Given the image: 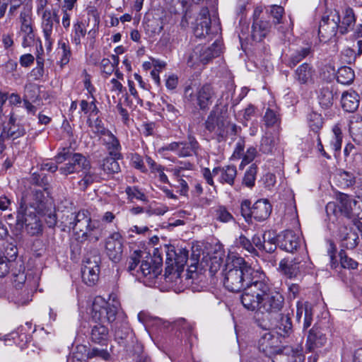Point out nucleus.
I'll use <instances>...</instances> for the list:
<instances>
[{
	"instance_id": "nucleus-21",
	"label": "nucleus",
	"mask_w": 362,
	"mask_h": 362,
	"mask_svg": "<svg viewBox=\"0 0 362 362\" xmlns=\"http://www.w3.org/2000/svg\"><path fill=\"white\" fill-rule=\"evenodd\" d=\"M188 250L185 248L170 249L167 252L168 264H175L177 270L183 269L188 259Z\"/></svg>"
},
{
	"instance_id": "nucleus-37",
	"label": "nucleus",
	"mask_w": 362,
	"mask_h": 362,
	"mask_svg": "<svg viewBox=\"0 0 362 362\" xmlns=\"http://www.w3.org/2000/svg\"><path fill=\"white\" fill-rule=\"evenodd\" d=\"M339 237L342 242V246L347 249H353L358 244L357 234L346 228H343V231L341 230Z\"/></svg>"
},
{
	"instance_id": "nucleus-5",
	"label": "nucleus",
	"mask_w": 362,
	"mask_h": 362,
	"mask_svg": "<svg viewBox=\"0 0 362 362\" xmlns=\"http://www.w3.org/2000/svg\"><path fill=\"white\" fill-rule=\"evenodd\" d=\"M241 215L248 223L252 222V218L257 221L266 220L272 212V206L266 199H259L252 206L248 199L243 200L240 204Z\"/></svg>"
},
{
	"instance_id": "nucleus-4",
	"label": "nucleus",
	"mask_w": 362,
	"mask_h": 362,
	"mask_svg": "<svg viewBox=\"0 0 362 362\" xmlns=\"http://www.w3.org/2000/svg\"><path fill=\"white\" fill-rule=\"evenodd\" d=\"M57 163L68 161L59 170L63 175L67 176L72 173H80L83 170H86L90 160L83 154L73 153L69 148H63L55 156Z\"/></svg>"
},
{
	"instance_id": "nucleus-8",
	"label": "nucleus",
	"mask_w": 362,
	"mask_h": 362,
	"mask_svg": "<svg viewBox=\"0 0 362 362\" xmlns=\"http://www.w3.org/2000/svg\"><path fill=\"white\" fill-rule=\"evenodd\" d=\"M214 91L209 84H204L194 93L192 88L188 86L185 90V98L188 102L197 105L201 110L208 109L213 102Z\"/></svg>"
},
{
	"instance_id": "nucleus-2",
	"label": "nucleus",
	"mask_w": 362,
	"mask_h": 362,
	"mask_svg": "<svg viewBox=\"0 0 362 362\" xmlns=\"http://www.w3.org/2000/svg\"><path fill=\"white\" fill-rule=\"evenodd\" d=\"M204 126L218 142L226 141L228 136H236L241 130L240 127L229 120L226 111L218 106H215L210 112Z\"/></svg>"
},
{
	"instance_id": "nucleus-57",
	"label": "nucleus",
	"mask_w": 362,
	"mask_h": 362,
	"mask_svg": "<svg viewBox=\"0 0 362 362\" xmlns=\"http://www.w3.org/2000/svg\"><path fill=\"white\" fill-rule=\"evenodd\" d=\"M137 317H138L139 321L143 324H145V323L151 321V320H153L156 322V324L162 325L164 327H168L170 325V322H165L163 320L158 318V317L153 318L148 313L143 312V311L140 312L138 314Z\"/></svg>"
},
{
	"instance_id": "nucleus-10",
	"label": "nucleus",
	"mask_w": 362,
	"mask_h": 362,
	"mask_svg": "<svg viewBox=\"0 0 362 362\" xmlns=\"http://www.w3.org/2000/svg\"><path fill=\"white\" fill-rule=\"evenodd\" d=\"M85 264L82 269V279L84 283L89 286H93L99 279V262L100 257L95 255L93 260L90 258H86Z\"/></svg>"
},
{
	"instance_id": "nucleus-30",
	"label": "nucleus",
	"mask_w": 362,
	"mask_h": 362,
	"mask_svg": "<svg viewBox=\"0 0 362 362\" xmlns=\"http://www.w3.org/2000/svg\"><path fill=\"white\" fill-rule=\"evenodd\" d=\"M338 210L341 215L351 217L354 213V206L358 202L351 199L346 194L340 193L337 197Z\"/></svg>"
},
{
	"instance_id": "nucleus-51",
	"label": "nucleus",
	"mask_w": 362,
	"mask_h": 362,
	"mask_svg": "<svg viewBox=\"0 0 362 362\" xmlns=\"http://www.w3.org/2000/svg\"><path fill=\"white\" fill-rule=\"evenodd\" d=\"M144 252L141 250H135L130 256L128 262V271L133 275L137 276L136 267L141 261Z\"/></svg>"
},
{
	"instance_id": "nucleus-55",
	"label": "nucleus",
	"mask_w": 362,
	"mask_h": 362,
	"mask_svg": "<svg viewBox=\"0 0 362 362\" xmlns=\"http://www.w3.org/2000/svg\"><path fill=\"white\" fill-rule=\"evenodd\" d=\"M173 326L176 327L181 333H184L187 337H189L193 334V326L191 323L186 321L184 318L177 320Z\"/></svg>"
},
{
	"instance_id": "nucleus-31",
	"label": "nucleus",
	"mask_w": 362,
	"mask_h": 362,
	"mask_svg": "<svg viewBox=\"0 0 362 362\" xmlns=\"http://www.w3.org/2000/svg\"><path fill=\"white\" fill-rule=\"evenodd\" d=\"M270 24L269 21L254 20L252 26V37L256 41H261L269 32Z\"/></svg>"
},
{
	"instance_id": "nucleus-33",
	"label": "nucleus",
	"mask_w": 362,
	"mask_h": 362,
	"mask_svg": "<svg viewBox=\"0 0 362 362\" xmlns=\"http://www.w3.org/2000/svg\"><path fill=\"white\" fill-rule=\"evenodd\" d=\"M341 103L345 111L353 112L358 107L359 96L354 91L344 93L341 98Z\"/></svg>"
},
{
	"instance_id": "nucleus-19",
	"label": "nucleus",
	"mask_w": 362,
	"mask_h": 362,
	"mask_svg": "<svg viewBox=\"0 0 362 362\" xmlns=\"http://www.w3.org/2000/svg\"><path fill=\"white\" fill-rule=\"evenodd\" d=\"M214 175L221 184L233 186L237 176V168L234 165L216 167L214 168Z\"/></svg>"
},
{
	"instance_id": "nucleus-22",
	"label": "nucleus",
	"mask_w": 362,
	"mask_h": 362,
	"mask_svg": "<svg viewBox=\"0 0 362 362\" xmlns=\"http://www.w3.org/2000/svg\"><path fill=\"white\" fill-rule=\"evenodd\" d=\"M279 269L288 278L296 277L300 272V261L298 258H284L279 262Z\"/></svg>"
},
{
	"instance_id": "nucleus-24",
	"label": "nucleus",
	"mask_w": 362,
	"mask_h": 362,
	"mask_svg": "<svg viewBox=\"0 0 362 362\" xmlns=\"http://www.w3.org/2000/svg\"><path fill=\"white\" fill-rule=\"evenodd\" d=\"M303 320V329L310 327L313 320V310L308 303H298L296 310V320L300 323Z\"/></svg>"
},
{
	"instance_id": "nucleus-27",
	"label": "nucleus",
	"mask_w": 362,
	"mask_h": 362,
	"mask_svg": "<svg viewBox=\"0 0 362 362\" xmlns=\"http://www.w3.org/2000/svg\"><path fill=\"white\" fill-rule=\"evenodd\" d=\"M315 70L308 63L300 64L294 71V79L300 84H308L313 81Z\"/></svg>"
},
{
	"instance_id": "nucleus-20",
	"label": "nucleus",
	"mask_w": 362,
	"mask_h": 362,
	"mask_svg": "<svg viewBox=\"0 0 362 362\" xmlns=\"http://www.w3.org/2000/svg\"><path fill=\"white\" fill-rule=\"evenodd\" d=\"M101 135L104 136L103 143L110 156L122 158L121 145L117 138L105 127H101Z\"/></svg>"
},
{
	"instance_id": "nucleus-62",
	"label": "nucleus",
	"mask_w": 362,
	"mask_h": 362,
	"mask_svg": "<svg viewBox=\"0 0 362 362\" xmlns=\"http://www.w3.org/2000/svg\"><path fill=\"white\" fill-rule=\"evenodd\" d=\"M264 119L265 122V124L267 127H272L274 126L279 122V118L274 110L271 109H267L265 112Z\"/></svg>"
},
{
	"instance_id": "nucleus-50",
	"label": "nucleus",
	"mask_w": 362,
	"mask_h": 362,
	"mask_svg": "<svg viewBox=\"0 0 362 362\" xmlns=\"http://www.w3.org/2000/svg\"><path fill=\"white\" fill-rule=\"evenodd\" d=\"M332 132L334 136L330 141V146L335 152H339L343 138L341 128L338 125H335L332 129Z\"/></svg>"
},
{
	"instance_id": "nucleus-16",
	"label": "nucleus",
	"mask_w": 362,
	"mask_h": 362,
	"mask_svg": "<svg viewBox=\"0 0 362 362\" xmlns=\"http://www.w3.org/2000/svg\"><path fill=\"white\" fill-rule=\"evenodd\" d=\"M300 235L294 231L286 230L277 237V243L280 249L288 252H293L300 246Z\"/></svg>"
},
{
	"instance_id": "nucleus-43",
	"label": "nucleus",
	"mask_w": 362,
	"mask_h": 362,
	"mask_svg": "<svg viewBox=\"0 0 362 362\" xmlns=\"http://www.w3.org/2000/svg\"><path fill=\"white\" fill-rule=\"evenodd\" d=\"M310 53V47H302L292 53L288 59V66L293 67Z\"/></svg>"
},
{
	"instance_id": "nucleus-56",
	"label": "nucleus",
	"mask_w": 362,
	"mask_h": 362,
	"mask_svg": "<svg viewBox=\"0 0 362 362\" xmlns=\"http://www.w3.org/2000/svg\"><path fill=\"white\" fill-rule=\"evenodd\" d=\"M125 192L131 199H136L144 202L148 201L146 196L137 187H127Z\"/></svg>"
},
{
	"instance_id": "nucleus-29",
	"label": "nucleus",
	"mask_w": 362,
	"mask_h": 362,
	"mask_svg": "<svg viewBox=\"0 0 362 362\" xmlns=\"http://www.w3.org/2000/svg\"><path fill=\"white\" fill-rule=\"evenodd\" d=\"M178 156L185 158L197 154L199 145L197 139L192 135H188L187 141L179 142Z\"/></svg>"
},
{
	"instance_id": "nucleus-15",
	"label": "nucleus",
	"mask_w": 362,
	"mask_h": 362,
	"mask_svg": "<svg viewBox=\"0 0 362 362\" xmlns=\"http://www.w3.org/2000/svg\"><path fill=\"white\" fill-rule=\"evenodd\" d=\"M40 187H34L31 189L30 193L25 194L21 200V208L25 207V211H27V208L29 206L33 209L35 211H40L42 210V205L45 199L44 192L42 190Z\"/></svg>"
},
{
	"instance_id": "nucleus-28",
	"label": "nucleus",
	"mask_w": 362,
	"mask_h": 362,
	"mask_svg": "<svg viewBox=\"0 0 362 362\" xmlns=\"http://www.w3.org/2000/svg\"><path fill=\"white\" fill-rule=\"evenodd\" d=\"M109 329L101 323L92 327L90 339L93 343L106 345L109 340Z\"/></svg>"
},
{
	"instance_id": "nucleus-7",
	"label": "nucleus",
	"mask_w": 362,
	"mask_h": 362,
	"mask_svg": "<svg viewBox=\"0 0 362 362\" xmlns=\"http://www.w3.org/2000/svg\"><path fill=\"white\" fill-rule=\"evenodd\" d=\"M221 52V43L216 40L210 47L197 45L189 54L187 64L193 66L199 63L206 64L211 59L219 56Z\"/></svg>"
},
{
	"instance_id": "nucleus-25",
	"label": "nucleus",
	"mask_w": 362,
	"mask_h": 362,
	"mask_svg": "<svg viewBox=\"0 0 362 362\" xmlns=\"http://www.w3.org/2000/svg\"><path fill=\"white\" fill-rule=\"evenodd\" d=\"M22 221L26 231L31 235H35L41 233L42 224L36 216L35 211L27 212V211H25V214L22 216Z\"/></svg>"
},
{
	"instance_id": "nucleus-58",
	"label": "nucleus",
	"mask_w": 362,
	"mask_h": 362,
	"mask_svg": "<svg viewBox=\"0 0 362 362\" xmlns=\"http://www.w3.org/2000/svg\"><path fill=\"white\" fill-rule=\"evenodd\" d=\"M340 264L344 268L354 269L358 267V262L353 259L349 257L344 251L341 250L339 253Z\"/></svg>"
},
{
	"instance_id": "nucleus-60",
	"label": "nucleus",
	"mask_w": 362,
	"mask_h": 362,
	"mask_svg": "<svg viewBox=\"0 0 362 362\" xmlns=\"http://www.w3.org/2000/svg\"><path fill=\"white\" fill-rule=\"evenodd\" d=\"M95 102V98H93V100L90 103L85 100H81L80 103L81 111L83 112L85 114H87L88 112H90L92 114L96 115L98 113L99 110Z\"/></svg>"
},
{
	"instance_id": "nucleus-63",
	"label": "nucleus",
	"mask_w": 362,
	"mask_h": 362,
	"mask_svg": "<svg viewBox=\"0 0 362 362\" xmlns=\"http://www.w3.org/2000/svg\"><path fill=\"white\" fill-rule=\"evenodd\" d=\"M179 142H172L158 148V152L163 155H166L168 151H173L178 156Z\"/></svg>"
},
{
	"instance_id": "nucleus-35",
	"label": "nucleus",
	"mask_w": 362,
	"mask_h": 362,
	"mask_svg": "<svg viewBox=\"0 0 362 362\" xmlns=\"http://www.w3.org/2000/svg\"><path fill=\"white\" fill-rule=\"evenodd\" d=\"M337 98V93L328 86L322 87L318 95L319 103L325 109L330 107Z\"/></svg>"
},
{
	"instance_id": "nucleus-61",
	"label": "nucleus",
	"mask_w": 362,
	"mask_h": 362,
	"mask_svg": "<svg viewBox=\"0 0 362 362\" xmlns=\"http://www.w3.org/2000/svg\"><path fill=\"white\" fill-rule=\"evenodd\" d=\"M284 13V9L282 6L274 5L270 8V14L273 18V22L274 24L281 23V19Z\"/></svg>"
},
{
	"instance_id": "nucleus-1",
	"label": "nucleus",
	"mask_w": 362,
	"mask_h": 362,
	"mask_svg": "<svg viewBox=\"0 0 362 362\" xmlns=\"http://www.w3.org/2000/svg\"><path fill=\"white\" fill-rule=\"evenodd\" d=\"M225 288L231 292L243 291V305L262 314H277L283 308L284 298L273 288L266 274L255 269L241 257H229L222 271Z\"/></svg>"
},
{
	"instance_id": "nucleus-32",
	"label": "nucleus",
	"mask_w": 362,
	"mask_h": 362,
	"mask_svg": "<svg viewBox=\"0 0 362 362\" xmlns=\"http://www.w3.org/2000/svg\"><path fill=\"white\" fill-rule=\"evenodd\" d=\"M349 132L353 141L362 145V117L354 115L349 122Z\"/></svg>"
},
{
	"instance_id": "nucleus-39",
	"label": "nucleus",
	"mask_w": 362,
	"mask_h": 362,
	"mask_svg": "<svg viewBox=\"0 0 362 362\" xmlns=\"http://www.w3.org/2000/svg\"><path fill=\"white\" fill-rule=\"evenodd\" d=\"M274 329L277 335L285 337L288 335L292 329V322L288 315H282L275 325Z\"/></svg>"
},
{
	"instance_id": "nucleus-23",
	"label": "nucleus",
	"mask_w": 362,
	"mask_h": 362,
	"mask_svg": "<svg viewBox=\"0 0 362 362\" xmlns=\"http://www.w3.org/2000/svg\"><path fill=\"white\" fill-rule=\"evenodd\" d=\"M279 136L278 134L267 132L260 141L259 151L265 154H272L276 152L279 145Z\"/></svg>"
},
{
	"instance_id": "nucleus-38",
	"label": "nucleus",
	"mask_w": 362,
	"mask_h": 362,
	"mask_svg": "<svg viewBox=\"0 0 362 362\" xmlns=\"http://www.w3.org/2000/svg\"><path fill=\"white\" fill-rule=\"evenodd\" d=\"M80 173L82 178L79 181L78 184L83 190H85L90 185L97 181L98 178V175L95 173L90 163L86 170H83Z\"/></svg>"
},
{
	"instance_id": "nucleus-18",
	"label": "nucleus",
	"mask_w": 362,
	"mask_h": 362,
	"mask_svg": "<svg viewBox=\"0 0 362 362\" xmlns=\"http://www.w3.org/2000/svg\"><path fill=\"white\" fill-rule=\"evenodd\" d=\"M326 334L323 329L316 325L313 326L308 332L306 341V349L309 351L320 348L327 343Z\"/></svg>"
},
{
	"instance_id": "nucleus-59",
	"label": "nucleus",
	"mask_w": 362,
	"mask_h": 362,
	"mask_svg": "<svg viewBox=\"0 0 362 362\" xmlns=\"http://www.w3.org/2000/svg\"><path fill=\"white\" fill-rule=\"evenodd\" d=\"M236 244L251 254L256 252L255 247L252 245V241L247 238L244 235H240L239 236L236 240Z\"/></svg>"
},
{
	"instance_id": "nucleus-41",
	"label": "nucleus",
	"mask_w": 362,
	"mask_h": 362,
	"mask_svg": "<svg viewBox=\"0 0 362 362\" xmlns=\"http://www.w3.org/2000/svg\"><path fill=\"white\" fill-rule=\"evenodd\" d=\"M20 34L23 35L22 46L23 47H30L35 41V34L33 25H21Z\"/></svg>"
},
{
	"instance_id": "nucleus-45",
	"label": "nucleus",
	"mask_w": 362,
	"mask_h": 362,
	"mask_svg": "<svg viewBox=\"0 0 362 362\" xmlns=\"http://www.w3.org/2000/svg\"><path fill=\"white\" fill-rule=\"evenodd\" d=\"M119 159V158H116L114 156L105 158L102 165L103 170L107 174L118 173L120 170L119 165L117 162Z\"/></svg>"
},
{
	"instance_id": "nucleus-14",
	"label": "nucleus",
	"mask_w": 362,
	"mask_h": 362,
	"mask_svg": "<svg viewBox=\"0 0 362 362\" xmlns=\"http://www.w3.org/2000/svg\"><path fill=\"white\" fill-rule=\"evenodd\" d=\"M340 16L337 14V20L330 19L329 16H323L320 22L318 35L321 41H328L334 37L339 29Z\"/></svg>"
},
{
	"instance_id": "nucleus-64",
	"label": "nucleus",
	"mask_w": 362,
	"mask_h": 362,
	"mask_svg": "<svg viewBox=\"0 0 362 362\" xmlns=\"http://www.w3.org/2000/svg\"><path fill=\"white\" fill-rule=\"evenodd\" d=\"M131 160L133 166L135 168L140 170L141 172L146 171V168L144 164L143 158L140 155H139L138 153L133 154L132 156Z\"/></svg>"
},
{
	"instance_id": "nucleus-11",
	"label": "nucleus",
	"mask_w": 362,
	"mask_h": 362,
	"mask_svg": "<svg viewBox=\"0 0 362 362\" xmlns=\"http://www.w3.org/2000/svg\"><path fill=\"white\" fill-rule=\"evenodd\" d=\"M105 252L110 259L119 262L123 252V239L119 233H113L105 240Z\"/></svg>"
},
{
	"instance_id": "nucleus-13",
	"label": "nucleus",
	"mask_w": 362,
	"mask_h": 362,
	"mask_svg": "<svg viewBox=\"0 0 362 362\" xmlns=\"http://www.w3.org/2000/svg\"><path fill=\"white\" fill-rule=\"evenodd\" d=\"M41 27L44 34L46 45L50 47L54 39L53 37V28L54 22L59 23V19L55 13L51 10L41 11Z\"/></svg>"
},
{
	"instance_id": "nucleus-36",
	"label": "nucleus",
	"mask_w": 362,
	"mask_h": 362,
	"mask_svg": "<svg viewBox=\"0 0 362 362\" xmlns=\"http://www.w3.org/2000/svg\"><path fill=\"white\" fill-rule=\"evenodd\" d=\"M335 180L341 188H348L356 183V177L353 173L340 170L335 175Z\"/></svg>"
},
{
	"instance_id": "nucleus-44",
	"label": "nucleus",
	"mask_w": 362,
	"mask_h": 362,
	"mask_svg": "<svg viewBox=\"0 0 362 362\" xmlns=\"http://www.w3.org/2000/svg\"><path fill=\"white\" fill-rule=\"evenodd\" d=\"M40 90L37 85L35 83H27L25 86L23 100L35 102L40 97Z\"/></svg>"
},
{
	"instance_id": "nucleus-49",
	"label": "nucleus",
	"mask_w": 362,
	"mask_h": 362,
	"mask_svg": "<svg viewBox=\"0 0 362 362\" xmlns=\"http://www.w3.org/2000/svg\"><path fill=\"white\" fill-rule=\"evenodd\" d=\"M73 32L74 33L71 37V41L76 45H78L81 44V38H83L86 33L83 23L80 21L74 23L73 26Z\"/></svg>"
},
{
	"instance_id": "nucleus-9",
	"label": "nucleus",
	"mask_w": 362,
	"mask_h": 362,
	"mask_svg": "<svg viewBox=\"0 0 362 362\" xmlns=\"http://www.w3.org/2000/svg\"><path fill=\"white\" fill-rule=\"evenodd\" d=\"M263 331L260 333L259 339L257 342V348L267 356H270L278 353L281 350L280 341L277 335L268 331L270 325L259 324Z\"/></svg>"
},
{
	"instance_id": "nucleus-48",
	"label": "nucleus",
	"mask_w": 362,
	"mask_h": 362,
	"mask_svg": "<svg viewBox=\"0 0 362 362\" xmlns=\"http://www.w3.org/2000/svg\"><path fill=\"white\" fill-rule=\"evenodd\" d=\"M86 356L88 359L95 358L103 361H108L110 358V354L106 348L104 349L98 347L89 349Z\"/></svg>"
},
{
	"instance_id": "nucleus-26",
	"label": "nucleus",
	"mask_w": 362,
	"mask_h": 362,
	"mask_svg": "<svg viewBox=\"0 0 362 362\" xmlns=\"http://www.w3.org/2000/svg\"><path fill=\"white\" fill-rule=\"evenodd\" d=\"M147 259L142 260L139 269L136 270L137 276L146 277L149 280L153 279L160 273L159 266L153 265V259L151 257L146 256Z\"/></svg>"
},
{
	"instance_id": "nucleus-12",
	"label": "nucleus",
	"mask_w": 362,
	"mask_h": 362,
	"mask_svg": "<svg viewBox=\"0 0 362 362\" xmlns=\"http://www.w3.org/2000/svg\"><path fill=\"white\" fill-rule=\"evenodd\" d=\"M24 126L16 122V119L13 114L10 115L9 119L0 134V144L2 145L7 139L15 140L25 134Z\"/></svg>"
},
{
	"instance_id": "nucleus-34",
	"label": "nucleus",
	"mask_w": 362,
	"mask_h": 362,
	"mask_svg": "<svg viewBox=\"0 0 362 362\" xmlns=\"http://www.w3.org/2000/svg\"><path fill=\"white\" fill-rule=\"evenodd\" d=\"M356 23V16L354 10L350 7H346L343 11V18L341 24L339 25V30L341 35L348 33Z\"/></svg>"
},
{
	"instance_id": "nucleus-53",
	"label": "nucleus",
	"mask_w": 362,
	"mask_h": 362,
	"mask_svg": "<svg viewBox=\"0 0 362 362\" xmlns=\"http://www.w3.org/2000/svg\"><path fill=\"white\" fill-rule=\"evenodd\" d=\"M17 254V247L12 243H7L0 251V256L11 263L16 259Z\"/></svg>"
},
{
	"instance_id": "nucleus-40",
	"label": "nucleus",
	"mask_w": 362,
	"mask_h": 362,
	"mask_svg": "<svg viewBox=\"0 0 362 362\" xmlns=\"http://www.w3.org/2000/svg\"><path fill=\"white\" fill-rule=\"evenodd\" d=\"M355 77L354 71L349 66H341L337 72V80L344 85H349L354 81Z\"/></svg>"
},
{
	"instance_id": "nucleus-6",
	"label": "nucleus",
	"mask_w": 362,
	"mask_h": 362,
	"mask_svg": "<svg viewBox=\"0 0 362 362\" xmlns=\"http://www.w3.org/2000/svg\"><path fill=\"white\" fill-rule=\"evenodd\" d=\"M119 308L118 302L113 301L111 303L100 297H97L93 303L91 317L94 321L101 324L105 322L112 323L116 320Z\"/></svg>"
},
{
	"instance_id": "nucleus-42",
	"label": "nucleus",
	"mask_w": 362,
	"mask_h": 362,
	"mask_svg": "<svg viewBox=\"0 0 362 362\" xmlns=\"http://www.w3.org/2000/svg\"><path fill=\"white\" fill-rule=\"evenodd\" d=\"M114 329L116 340H124L132 335V329L127 322H122L119 325L116 322Z\"/></svg>"
},
{
	"instance_id": "nucleus-54",
	"label": "nucleus",
	"mask_w": 362,
	"mask_h": 362,
	"mask_svg": "<svg viewBox=\"0 0 362 362\" xmlns=\"http://www.w3.org/2000/svg\"><path fill=\"white\" fill-rule=\"evenodd\" d=\"M257 172V165L252 164L245 173L243 183L248 187H253L256 180Z\"/></svg>"
},
{
	"instance_id": "nucleus-46",
	"label": "nucleus",
	"mask_w": 362,
	"mask_h": 362,
	"mask_svg": "<svg viewBox=\"0 0 362 362\" xmlns=\"http://www.w3.org/2000/svg\"><path fill=\"white\" fill-rule=\"evenodd\" d=\"M59 47V54L60 55L59 59V65L62 68H63L65 65H66L71 58V52L70 47L65 42H60Z\"/></svg>"
},
{
	"instance_id": "nucleus-3",
	"label": "nucleus",
	"mask_w": 362,
	"mask_h": 362,
	"mask_svg": "<svg viewBox=\"0 0 362 362\" xmlns=\"http://www.w3.org/2000/svg\"><path fill=\"white\" fill-rule=\"evenodd\" d=\"M68 227L76 233L82 232V236L90 241L97 242L103 236V228L98 221H92L87 210L71 214Z\"/></svg>"
},
{
	"instance_id": "nucleus-52",
	"label": "nucleus",
	"mask_w": 362,
	"mask_h": 362,
	"mask_svg": "<svg viewBox=\"0 0 362 362\" xmlns=\"http://www.w3.org/2000/svg\"><path fill=\"white\" fill-rule=\"evenodd\" d=\"M214 217L216 221L222 223H228L234 221L233 215L224 206H218L214 211Z\"/></svg>"
},
{
	"instance_id": "nucleus-17",
	"label": "nucleus",
	"mask_w": 362,
	"mask_h": 362,
	"mask_svg": "<svg viewBox=\"0 0 362 362\" xmlns=\"http://www.w3.org/2000/svg\"><path fill=\"white\" fill-rule=\"evenodd\" d=\"M196 22V26L194 28V33L197 37H205L211 34V28L210 25L211 23V21L209 9L206 7H204L201 9Z\"/></svg>"
},
{
	"instance_id": "nucleus-47",
	"label": "nucleus",
	"mask_w": 362,
	"mask_h": 362,
	"mask_svg": "<svg viewBox=\"0 0 362 362\" xmlns=\"http://www.w3.org/2000/svg\"><path fill=\"white\" fill-rule=\"evenodd\" d=\"M308 122L310 130L315 134H318L323 124L321 115L316 112H311L308 115Z\"/></svg>"
}]
</instances>
